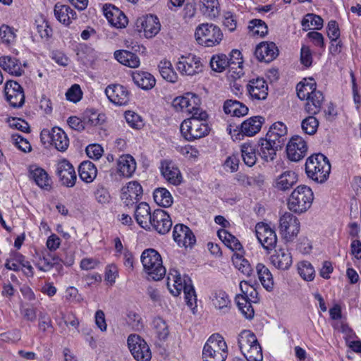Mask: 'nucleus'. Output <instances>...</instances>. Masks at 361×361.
<instances>
[{
  "label": "nucleus",
  "instance_id": "obj_1",
  "mask_svg": "<svg viewBox=\"0 0 361 361\" xmlns=\"http://www.w3.org/2000/svg\"><path fill=\"white\" fill-rule=\"evenodd\" d=\"M307 177L318 183H324L329 178L331 164L323 154H314L309 157L305 162Z\"/></svg>",
  "mask_w": 361,
  "mask_h": 361
},
{
  "label": "nucleus",
  "instance_id": "obj_2",
  "mask_svg": "<svg viewBox=\"0 0 361 361\" xmlns=\"http://www.w3.org/2000/svg\"><path fill=\"white\" fill-rule=\"evenodd\" d=\"M176 110L186 111L192 116L190 118H195L200 122L206 123L208 114L200 108L201 99L193 92H186L183 96L176 97L172 102Z\"/></svg>",
  "mask_w": 361,
  "mask_h": 361
},
{
  "label": "nucleus",
  "instance_id": "obj_3",
  "mask_svg": "<svg viewBox=\"0 0 361 361\" xmlns=\"http://www.w3.org/2000/svg\"><path fill=\"white\" fill-rule=\"evenodd\" d=\"M314 200V193L312 189L307 185L298 186L288 198V209L295 214H302L307 212L312 206Z\"/></svg>",
  "mask_w": 361,
  "mask_h": 361
},
{
  "label": "nucleus",
  "instance_id": "obj_4",
  "mask_svg": "<svg viewBox=\"0 0 361 361\" xmlns=\"http://www.w3.org/2000/svg\"><path fill=\"white\" fill-rule=\"evenodd\" d=\"M140 259L149 278L154 281H159L166 275V268L163 266L161 257L154 249L145 250Z\"/></svg>",
  "mask_w": 361,
  "mask_h": 361
},
{
  "label": "nucleus",
  "instance_id": "obj_5",
  "mask_svg": "<svg viewBox=\"0 0 361 361\" xmlns=\"http://www.w3.org/2000/svg\"><path fill=\"white\" fill-rule=\"evenodd\" d=\"M228 356L227 344L219 334L212 335L202 350L203 361H225Z\"/></svg>",
  "mask_w": 361,
  "mask_h": 361
},
{
  "label": "nucleus",
  "instance_id": "obj_6",
  "mask_svg": "<svg viewBox=\"0 0 361 361\" xmlns=\"http://www.w3.org/2000/svg\"><path fill=\"white\" fill-rule=\"evenodd\" d=\"M240 288L242 294L236 295L235 302L241 313L247 319H251L255 314L251 303L258 302V293L252 286H250L246 281H242L240 283Z\"/></svg>",
  "mask_w": 361,
  "mask_h": 361
},
{
  "label": "nucleus",
  "instance_id": "obj_7",
  "mask_svg": "<svg viewBox=\"0 0 361 361\" xmlns=\"http://www.w3.org/2000/svg\"><path fill=\"white\" fill-rule=\"evenodd\" d=\"M195 36L200 44L211 47L220 44L223 33L217 25L207 23L196 27Z\"/></svg>",
  "mask_w": 361,
  "mask_h": 361
},
{
  "label": "nucleus",
  "instance_id": "obj_8",
  "mask_svg": "<svg viewBox=\"0 0 361 361\" xmlns=\"http://www.w3.org/2000/svg\"><path fill=\"white\" fill-rule=\"evenodd\" d=\"M183 137L192 141L206 136L209 131L207 123L200 122L195 118H188L184 120L180 127Z\"/></svg>",
  "mask_w": 361,
  "mask_h": 361
},
{
  "label": "nucleus",
  "instance_id": "obj_9",
  "mask_svg": "<svg viewBox=\"0 0 361 361\" xmlns=\"http://www.w3.org/2000/svg\"><path fill=\"white\" fill-rule=\"evenodd\" d=\"M265 118L261 116H252L244 121L240 126H236L233 129L231 125H229L228 130L232 136H248L252 137L259 133L262 128Z\"/></svg>",
  "mask_w": 361,
  "mask_h": 361
},
{
  "label": "nucleus",
  "instance_id": "obj_10",
  "mask_svg": "<svg viewBox=\"0 0 361 361\" xmlns=\"http://www.w3.org/2000/svg\"><path fill=\"white\" fill-rule=\"evenodd\" d=\"M40 139L44 144L50 143L60 152L66 151L69 146V139L67 135L58 127H54L51 130L43 129L40 133Z\"/></svg>",
  "mask_w": 361,
  "mask_h": 361
},
{
  "label": "nucleus",
  "instance_id": "obj_11",
  "mask_svg": "<svg viewBox=\"0 0 361 361\" xmlns=\"http://www.w3.org/2000/svg\"><path fill=\"white\" fill-rule=\"evenodd\" d=\"M128 348L137 361H150L152 353L147 342L139 335L131 334L128 338Z\"/></svg>",
  "mask_w": 361,
  "mask_h": 361
},
{
  "label": "nucleus",
  "instance_id": "obj_12",
  "mask_svg": "<svg viewBox=\"0 0 361 361\" xmlns=\"http://www.w3.org/2000/svg\"><path fill=\"white\" fill-rule=\"evenodd\" d=\"M279 232L286 241H293L300 231L298 219L290 212H285L279 219Z\"/></svg>",
  "mask_w": 361,
  "mask_h": 361
},
{
  "label": "nucleus",
  "instance_id": "obj_13",
  "mask_svg": "<svg viewBox=\"0 0 361 361\" xmlns=\"http://www.w3.org/2000/svg\"><path fill=\"white\" fill-rule=\"evenodd\" d=\"M256 236L263 248L268 252L275 248L277 236L274 229L265 223L260 222L255 226Z\"/></svg>",
  "mask_w": 361,
  "mask_h": 361
},
{
  "label": "nucleus",
  "instance_id": "obj_14",
  "mask_svg": "<svg viewBox=\"0 0 361 361\" xmlns=\"http://www.w3.org/2000/svg\"><path fill=\"white\" fill-rule=\"evenodd\" d=\"M176 66L179 72L185 75L192 76L202 71V63L200 58L194 54L182 56Z\"/></svg>",
  "mask_w": 361,
  "mask_h": 361
},
{
  "label": "nucleus",
  "instance_id": "obj_15",
  "mask_svg": "<svg viewBox=\"0 0 361 361\" xmlns=\"http://www.w3.org/2000/svg\"><path fill=\"white\" fill-rule=\"evenodd\" d=\"M297 96L300 100H306L305 109L309 114L314 115L321 109L324 99L322 92H296Z\"/></svg>",
  "mask_w": 361,
  "mask_h": 361
},
{
  "label": "nucleus",
  "instance_id": "obj_16",
  "mask_svg": "<svg viewBox=\"0 0 361 361\" xmlns=\"http://www.w3.org/2000/svg\"><path fill=\"white\" fill-rule=\"evenodd\" d=\"M172 221L166 212L158 209L152 212L150 221V231L152 229L158 233L164 235L170 231Z\"/></svg>",
  "mask_w": 361,
  "mask_h": 361
},
{
  "label": "nucleus",
  "instance_id": "obj_17",
  "mask_svg": "<svg viewBox=\"0 0 361 361\" xmlns=\"http://www.w3.org/2000/svg\"><path fill=\"white\" fill-rule=\"evenodd\" d=\"M56 173L61 184L72 188L75 185L77 176L73 165L66 159L60 160L56 164Z\"/></svg>",
  "mask_w": 361,
  "mask_h": 361
},
{
  "label": "nucleus",
  "instance_id": "obj_18",
  "mask_svg": "<svg viewBox=\"0 0 361 361\" xmlns=\"http://www.w3.org/2000/svg\"><path fill=\"white\" fill-rule=\"evenodd\" d=\"M307 152V145L302 137L295 135L289 140L286 146L288 158L292 161H299L305 157Z\"/></svg>",
  "mask_w": 361,
  "mask_h": 361
},
{
  "label": "nucleus",
  "instance_id": "obj_19",
  "mask_svg": "<svg viewBox=\"0 0 361 361\" xmlns=\"http://www.w3.org/2000/svg\"><path fill=\"white\" fill-rule=\"evenodd\" d=\"M142 195V188L137 181H130L121 189V198L127 207L137 203Z\"/></svg>",
  "mask_w": 361,
  "mask_h": 361
},
{
  "label": "nucleus",
  "instance_id": "obj_20",
  "mask_svg": "<svg viewBox=\"0 0 361 361\" xmlns=\"http://www.w3.org/2000/svg\"><path fill=\"white\" fill-rule=\"evenodd\" d=\"M137 27L142 30L146 38H152L156 36L161 29L159 18L152 14L139 18L136 23Z\"/></svg>",
  "mask_w": 361,
  "mask_h": 361
},
{
  "label": "nucleus",
  "instance_id": "obj_21",
  "mask_svg": "<svg viewBox=\"0 0 361 361\" xmlns=\"http://www.w3.org/2000/svg\"><path fill=\"white\" fill-rule=\"evenodd\" d=\"M173 238L180 247H192L196 242L192 231L183 224H176L174 226Z\"/></svg>",
  "mask_w": 361,
  "mask_h": 361
},
{
  "label": "nucleus",
  "instance_id": "obj_22",
  "mask_svg": "<svg viewBox=\"0 0 361 361\" xmlns=\"http://www.w3.org/2000/svg\"><path fill=\"white\" fill-rule=\"evenodd\" d=\"M255 55L259 61L269 63L279 55V49L275 43L262 42L255 48Z\"/></svg>",
  "mask_w": 361,
  "mask_h": 361
},
{
  "label": "nucleus",
  "instance_id": "obj_23",
  "mask_svg": "<svg viewBox=\"0 0 361 361\" xmlns=\"http://www.w3.org/2000/svg\"><path fill=\"white\" fill-rule=\"evenodd\" d=\"M29 173L30 178L41 189L47 191L51 189V179L44 169L37 165H32L29 168Z\"/></svg>",
  "mask_w": 361,
  "mask_h": 361
},
{
  "label": "nucleus",
  "instance_id": "obj_24",
  "mask_svg": "<svg viewBox=\"0 0 361 361\" xmlns=\"http://www.w3.org/2000/svg\"><path fill=\"white\" fill-rule=\"evenodd\" d=\"M286 126L283 123L278 121L270 126L266 135V137L269 139L271 142H273V144H276L282 147L286 140Z\"/></svg>",
  "mask_w": 361,
  "mask_h": 361
},
{
  "label": "nucleus",
  "instance_id": "obj_25",
  "mask_svg": "<svg viewBox=\"0 0 361 361\" xmlns=\"http://www.w3.org/2000/svg\"><path fill=\"white\" fill-rule=\"evenodd\" d=\"M161 172L164 179L170 184L179 185L183 181V176L179 169L171 161H163Z\"/></svg>",
  "mask_w": 361,
  "mask_h": 361
},
{
  "label": "nucleus",
  "instance_id": "obj_26",
  "mask_svg": "<svg viewBox=\"0 0 361 361\" xmlns=\"http://www.w3.org/2000/svg\"><path fill=\"white\" fill-rule=\"evenodd\" d=\"M167 279L169 286H170L171 282L173 283L175 290H171V292L175 296L178 295L185 287L192 284L190 278L186 275H184L183 277H182L179 271L175 269H170Z\"/></svg>",
  "mask_w": 361,
  "mask_h": 361
},
{
  "label": "nucleus",
  "instance_id": "obj_27",
  "mask_svg": "<svg viewBox=\"0 0 361 361\" xmlns=\"http://www.w3.org/2000/svg\"><path fill=\"white\" fill-rule=\"evenodd\" d=\"M271 264L278 269L286 271L289 269L293 264V258L290 252L286 250L280 248L276 250L271 256Z\"/></svg>",
  "mask_w": 361,
  "mask_h": 361
},
{
  "label": "nucleus",
  "instance_id": "obj_28",
  "mask_svg": "<svg viewBox=\"0 0 361 361\" xmlns=\"http://www.w3.org/2000/svg\"><path fill=\"white\" fill-rule=\"evenodd\" d=\"M151 213L149 205L146 202H140L135 209V219L138 225L146 231H150Z\"/></svg>",
  "mask_w": 361,
  "mask_h": 361
},
{
  "label": "nucleus",
  "instance_id": "obj_29",
  "mask_svg": "<svg viewBox=\"0 0 361 361\" xmlns=\"http://www.w3.org/2000/svg\"><path fill=\"white\" fill-rule=\"evenodd\" d=\"M259 146L258 154L265 161H273L276 155V151L281 148L271 142L267 137L259 140Z\"/></svg>",
  "mask_w": 361,
  "mask_h": 361
},
{
  "label": "nucleus",
  "instance_id": "obj_30",
  "mask_svg": "<svg viewBox=\"0 0 361 361\" xmlns=\"http://www.w3.org/2000/svg\"><path fill=\"white\" fill-rule=\"evenodd\" d=\"M0 67L9 74L15 76H20L24 73L19 60L10 56L0 57Z\"/></svg>",
  "mask_w": 361,
  "mask_h": 361
},
{
  "label": "nucleus",
  "instance_id": "obj_31",
  "mask_svg": "<svg viewBox=\"0 0 361 361\" xmlns=\"http://www.w3.org/2000/svg\"><path fill=\"white\" fill-rule=\"evenodd\" d=\"M61 261L56 254L45 250L42 252L36 266L40 271L47 272L54 267L60 264Z\"/></svg>",
  "mask_w": 361,
  "mask_h": 361
},
{
  "label": "nucleus",
  "instance_id": "obj_32",
  "mask_svg": "<svg viewBox=\"0 0 361 361\" xmlns=\"http://www.w3.org/2000/svg\"><path fill=\"white\" fill-rule=\"evenodd\" d=\"M298 182V176L293 171H286L275 181V187L282 191L290 189Z\"/></svg>",
  "mask_w": 361,
  "mask_h": 361
},
{
  "label": "nucleus",
  "instance_id": "obj_33",
  "mask_svg": "<svg viewBox=\"0 0 361 361\" xmlns=\"http://www.w3.org/2000/svg\"><path fill=\"white\" fill-rule=\"evenodd\" d=\"M118 169L125 177H130L135 171L136 162L130 154H123L118 159Z\"/></svg>",
  "mask_w": 361,
  "mask_h": 361
},
{
  "label": "nucleus",
  "instance_id": "obj_34",
  "mask_svg": "<svg viewBox=\"0 0 361 361\" xmlns=\"http://www.w3.org/2000/svg\"><path fill=\"white\" fill-rule=\"evenodd\" d=\"M114 58L121 64L135 68L140 66L139 57L134 53L127 50H117L114 54Z\"/></svg>",
  "mask_w": 361,
  "mask_h": 361
},
{
  "label": "nucleus",
  "instance_id": "obj_35",
  "mask_svg": "<svg viewBox=\"0 0 361 361\" xmlns=\"http://www.w3.org/2000/svg\"><path fill=\"white\" fill-rule=\"evenodd\" d=\"M133 80L137 87L145 90H149L154 87L156 84L154 77L148 72L137 71L133 73Z\"/></svg>",
  "mask_w": 361,
  "mask_h": 361
},
{
  "label": "nucleus",
  "instance_id": "obj_36",
  "mask_svg": "<svg viewBox=\"0 0 361 361\" xmlns=\"http://www.w3.org/2000/svg\"><path fill=\"white\" fill-rule=\"evenodd\" d=\"M212 301L213 305L225 314L228 312L231 308V300L228 294L222 290H216L212 293Z\"/></svg>",
  "mask_w": 361,
  "mask_h": 361
},
{
  "label": "nucleus",
  "instance_id": "obj_37",
  "mask_svg": "<svg viewBox=\"0 0 361 361\" xmlns=\"http://www.w3.org/2000/svg\"><path fill=\"white\" fill-rule=\"evenodd\" d=\"M248 108L244 104L237 100L228 99L224 104V112L233 116L240 117L245 116L248 113Z\"/></svg>",
  "mask_w": 361,
  "mask_h": 361
},
{
  "label": "nucleus",
  "instance_id": "obj_38",
  "mask_svg": "<svg viewBox=\"0 0 361 361\" xmlns=\"http://www.w3.org/2000/svg\"><path fill=\"white\" fill-rule=\"evenodd\" d=\"M79 176L87 183H92L96 178L97 170L95 165L90 161H82L78 167Z\"/></svg>",
  "mask_w": 361,
  "mask_h": 361
},
{
  "label": "nucleus",
  "instance_id": "obj_39",
  "mask_svg": "<svg viewBox=\"0 0 361 361\" xmlns=\"http://www.w3.org/2000/svg\"><path fill=\"white\" fill-rule=\"evenodd\" d=\"M54 15L56 19L64 25H68L71 19H75L76 13L67 5L56 4L54 6Z\"/></svg>",
  "mask_w": 361,
  "mask_h": 361
},
{
  "label": "nucleus",
  "instance_id": "obj_40",
  "mask_svg": "<svg viewBox=\"0 0 361 361\" xmlns=\"http://www.w3.org/2000/svg\"><path fill=\"white\" fill-rule=\"evenodd\" d=\"M218 236L233 251L244 253L243 247L238 239L225 229L218 231Z\"/></svg>",
  "mask_w": 361,
  "mask_h": 361
},
{
  "label": "nucleus",
  "instance_id": "obj_41",
  "mask_svg": "<svg viewBox=\"0 0 361 361\" xmlns=\"http://www.w3.org/2000/svg\"><path fill=\"white\" fill-rule=\"evenodd\" d=\"M256 271L263 287L268 291L274 288V279L270 270L263 264L258 263Z\"/></svg>",
  "mask_w": 361,
  "mask_h": 361
},
{
  "label": "nucleus",
  "instance_id": "obj_42",
  "mask_svg": "<svg viewBox=\"0 0 361 361\" xmlns=\"http://www.w3.org/2000/svg\"><path fill=\"white\" fill-rule=\"evenodd\" d=\"M257 343L256 336L250 330H243L238 338V346L242 353Z\"/></svg>",
  "mask_w": 361,
  "mask_h": 361
},
{
  "label": "nucleus",
  "instance_id": "obj_43",
  "mask_svg": "<svg viewBox=\"0 0 361 361\" xmlns=\"http://www.w3.org/2000/svg\"><path fill=\"white\" fill-rule=\"evenodd\" d=\"M323 19L318 15L314 13L306 14L302 21L301 25L304 31H307L313 27L314 30H321L323 27Z\"/></svg>",
  "mask_w": 361,
  "mask_h": 361
},
{
  "label": "nucleus",
  "instance_id": "obj_44",
  "mask_svg": "<svg viewBox=\"0 0 361 361\" xmlns=\"http://www.w3.org/2000/svg\"><path fill=\"white\" fill-rule=\"evenodd\" d=\"M233 263L236 269L247 276L252 273V269L248 260L243 257V253L235 252L232 257Z\"/></svg>",
  "mask_w": 361,
  "mask_h": 361
},
{
  "label": "nucleus",
  "instance_id": "obj_45",
  "mask_svg": "<svg viewBox=\"0 0 361 361\" xmlns=\"http://www.w3.org/2000/svg\"><path fill=\"white\" fill-rule=\"evenodd\" d=\"M153 197L155 202L163 207H169L173 203V197L171 193L164 188L155 189L153 192Z\"/></svg>",
  "mask_w": 361,
  "mask_h": 361
},
{
  "label": "nucleus",
  "instance_id": "obj_46",
  "mask_svg": "<svg viewBox=\"0 0 361 361\" xmlns=\"http://www.w3.org/2000/svg\"><path fill=\"white\" fill-rule=\"evenodd\" d=\"M241 156L244 163L251 167L256 164V148L250 143H244L241 145Z\"/></svg>",
  "mask_w": 361,
  "mask_h": 361
},
{
  "label": "nucleus",
  "instance_id": "obj_47",
  "mask_svg": "<svg viewBox=\"0 0 361 361\" xmlns=\"http://www.w3.org/2000/svg\"><path fill=\"white\" fill-rule=\"evenodd\" d=\"M153 329L157 337L161 341H164L169 335L168 324L166 321L160 317H155L152 321Z\"/></svg>",
  "mask_w": 361,
  "mask_h": 361
},
{
  "label": "nucleus",
  "instance_id": "obj_48",
  "mask_svg": "<svg viewBox=\"0 0 361 361\" xmlns=\"http://www.w3.org/2000/svg\"><path fill=\"white\" fill-rule=\"evenodd\" d=\"M209 64L212 71L221 73L229 67L228 57L224 54L213 55L210 59Z\"/></svg>",
  "mask_w": 361,
  "mask_h": 361
},
{
  "label": "nucleus",
  "instance_id": "obj_49",
  "mask_svg": "<svg viewBox=\"0 0 361 361\" xmlns=\"http://www.w3.org/2000/svg\"><path fill=\"white\" fill-rule=\"evenodd\" d=\"M83 119L86 124L97 126L102 125L106 121V116L104 114L98 113L93 109H87L83 113Z\"/></svg>",
  "mask_w": 361,
  "mask_h": 361
},
{
  "label": "nucleus",
  "instance_id": "obj_50",
  "mask_svg": "<svg viewBox=\"0 0 361 361\" xmlns=\"http://www.w3.org/2000/svg\"><path fill=\"white\" fill-rule=\"evenodd\" d=\"M16 30L8 25L3 24L0 26V42L10 46L16 42Z\"/></svg>",
  "mask_w": 361,
  "mask_h": 361
},
{
  "label": "nucleus",
  "instance_id": "obj_51",
  "mask_svg": "<svg viewBox=\"0 0 361 361\" xmlns=\"http://www.w3.org/2000/svg\"><path fill=\"white\" fill-rule=\"evenodd\" d=\"M298 272L306 281H312L315 277V270L308 261H302L298 263Z\"/></svg>",
  "mask_w": 361,
  "mask_h": 361
},
{
  "label": "nucleus",
  "instance_id": "obj_52",
  "mask_svg": "<svg viewBox=\"0 0 361 361\" xmlns=\"http://www.w3.org/2000/svg\"><path fill=\"white\" fill-rule=\"evenodd\" d=\"M200 10L202 13L210 18H214L219 14L218 0H200Z\"/></svg>",
  "mask_w": 361,
  "mask_h": 361
},
{
  "label": "nucleus",
  "instance_id": "obj_53",
  "mask_svg": "<svg viewBox=\"0 0 361 361\" xmlns=\"http://www.w3.org/2000/svg\"><path fill=\"white\" fill-rule=\"evenodd\" d=\"M109 100L116 106H123L130 101V92H104Z\"/></svg>",
  "mask_w": 361,
  "mask_h": 361
},
{
  "label": "nucleus",
  "instance_id": "obj_54",
  "mask_svg": "<svg viewBox=\"0 0 361 361\" xmlns=\"http://www.w3.org/2000/svg\"><path fill=\"white\" fill-rule=\"evenodd\" d=\"M159 72L162 78L166 81L174 83L177 81L178 75L173 71L170 61H161L159 65Z\"/></svg>",
  "mask_w": 361,
  "mask_h": 361
},
{
  "label": "nucleus",
  "instance_id": "obj_55",
  "mask_svg": "<svg viewBox=\"0 0 361 361\" xmlns=\"http://www.w3.org/2000/svg\"><path fill=\"white\" fill-rule=\"evenodd\" d=\"M248 28L252 35L265 36L268 32L267 24L260 19H253L250 20Z\"/></svg>",
  "mask_w": 361,
  "mask_h": 361
},
{
  "label": "nucleus",
  "instance_id": "obj_56",
  "mask_svg": "<svg viewBox=\"0 0 361 361\" xmlns=\"http://www.w3.org/2000/svg\"><path fill=\"white\" fill-rule=\"evenodd\" d=\"M24 262V256L17 252H13L10 254V257L6 259L5 267L7 269L15 271H19L21 263Z\"/></svg>",
  "mask_w": 361,
  "mask_h": 361
},
{
  "label": "nucleus",
  "instance_id": "obj_57",
  "mask_svg": "<svg viewBox=\"0 0 361 361\" xmlns=\"http://www.w3.org/2000/svg\"><path fill=\"white\" fill-rule=\"evenodd\" d=\"M319 126L318 120L313 116H310L302 121L301 127L302 131L307 135H314Z\"/></svg>",
  "mask_w": 361,
  "mask_h": 361
},
{
  "label": "nucleus",
  "instance_id": "obj_58",
  "mask_svg": "<svg viewBox=\"0 0 361 361\" xmlns=\"http://www.w3.org/2000/svg\"><path fill=\"white\" fill-rule=\"evenodd\" d=\"M6 100L13 108L21 107L25 102L24 92H4Z\"/></svg>",
  "mask_w": 361,
  "mask_h": 361
},
{
  "label": "nucleus",
  "instance_id": "obj_59",
  "mask_svg": "<svg viewBox=\"0 0 361 361\" xmlns=\"http://www.w3.org/2000/svg\"><path fill=\"white\" fill-rule=\"evenodd\" d=\"M229 61V68L231 69H235L237 68H240L237 74L238 77H240V74H242V66H243V56L241 52L238 49H233L229 54L228 58Z\"/></svg>",
  "mask_w": 361,
  "mask_h": 361
},
{
  "label": "nucleus",
  "instance_id": "obj_60",
  "mask_svg": "<svg viewBox=\"0 0 361 361\" xmlns=\"http://www.w3.org/2000/svg\"><path fill=\"white\" fill-rule=\"evenodd\" d=\"M242 354L247 361H262L263 360L262 350L259 343L253 345Z\"/></svg>",
  "mask_w": 361,
  "mask_h": 361
},
{
  "label": "nucleus",
  "instance_id": "obj_61",
  "mask_svg": "<svg viewBox=\"0 0 361 361\" xmlns=\"http://www.w3.org/2000/svg\"><path fill=\"white\" fill-rule=\"evenodd\" d=\"M125 118L128 124L134 129H141L144 126L142 117L132 111L125 112Z\"/></svg>",
  "mask_w": 361,
  "mask_h": 361
},
{
  "label": "nucleus",
  "instance_id": "obj_62",
  "mask_svg": "<svg viewBox=\"0 0 361 361\" xmlns=\"http://www.w3.org/2000/svg\"><path fill=\"white\" fill-rule=\"evenodd\" d=\"M128 323L135 331H140L143 329L144 324L141 316L133 311L128 313Z\"/></svg>",
  "mask_w": 361,
  "mask_h": 361
},
{
  "label": "nucleus",
  "instance_id": "obj_63",
  "mask_svg": "<svg viewBox=\"0 0 361 361\" xmlns=\"http://www.w3.org/2000/svg\"><path fill=\"white\" fill-rule=\"evenodd\" d=\"M39 317V322H38V328L40 331H52L53 326L51 322V317L46 312H40L38 314Z\"/></svg>",
  "mask_w": 361,
  "mask_h": 361
},
{
  "label": "nucleus",
  "instance_id": "obj_64",
  "mask_svg": "<svg viewBox=\"0 0 361 361\" xmlns=\"http://www.w3.org/2000/svg\"><path fill=\"white\" fill-rule=\"evenodd\" d=\"M94 197L96 200L102 204H108L111 200V196L108 190L102 185H99L97 187L94 191Z\"/></svg>",
  "mask_w": 361,
  "mask_h": 361
}]
</instances>
